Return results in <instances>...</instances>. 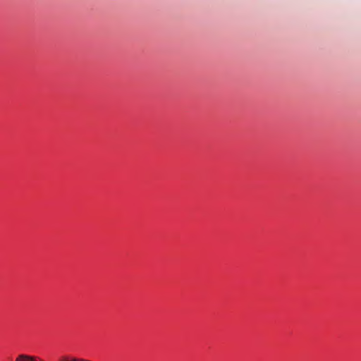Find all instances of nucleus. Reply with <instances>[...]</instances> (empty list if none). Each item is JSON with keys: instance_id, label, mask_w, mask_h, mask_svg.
Instances as JSON below:
<instances>
[{"instance_id": "1", "label": "nucleus", "mask_w": 361, "mask_h": 361, "mask_svg": "<svg viewBox=\"0 0 361 361\" xmlns=\"http://www.w3.org/2000/svg\"><path fill=\"white\" fill-rule=\"evenodd\" d=\"M15 361H44V360L37 356L29 355L27 354H20L16 357V358L15 359Z\"/></svg>"}]
</instances>
